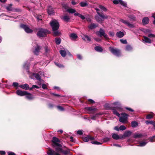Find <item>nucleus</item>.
Segmentation results:
<instances>
[{
	"label": "nucleus",
	"mask_w": 155,
	"mask_h": 155,
	"mask_svg": "<svg viewBox=\"0 0 155 155\" xmlns=\"http://www.w3.org/2000/svg\"><path fill=\"white\" fill-rule=\"evenodd\" d=\"M50 24L53 31L54 35L55 36L58 35L60 34V32L58 31L59 24L58 21L56 20H53L50 22Z\"/></svg>",
	"instance_id": "nucleus-1"
},
{
	"label": "nucleus",
	"mask_w": 155,
	"mask_h": 155,
	"mask_svg": "<svg viewBox=\"0 0 155 155\" xmlns=\"http://www.w3.org/2000/svg\"><path fill=\"white\" fill-rule=\"evenodd\" d=\"M113 104L116 106L114 108L112 109L113 113L118 117H120V114L117 112V111L120 112H121L123 111V109L121 104L118 101L114 102Z\"/></svg>",
	"instance_id": "nucleus-2"
},
{
	"label": "nucleus",
	"mask_w": 155,
	"mask_h": 155,
	"mask_svg": "<svg viewBox=\"0 0 155 155\" xmlns=\"http://www.w3.org/2000/svg\"><path fill=\"white\" fill-rule=\"evenodd\" d=\"M48 32V31L46 29L43 28L39 29L37 32V35L40 37H45Z\"/></svg>",
	"instance_id": "nucleus-3"
},
{
	"label": "nucleus",
	"mask_w": 155,
	"mask_h": 155,
	"mask_svg": "<svg viewBox=\"0 0 155 155\" xmlns=\"http://www.w3.org/2000/svg\"><path fill=\"white\" fill-rule=\"evenodd\" d=\"M96 34L100 37L103 36L106 39H108V38L107 35L105 33L104 30L101 28L99 31L96 32Z\"/></svg>",
	"instance_id": "nucleus-4"
},
{
	"label": "nucleus",
	"mask_w": 155,
	"mask_h": 155,
	"mask_svg": "<svg viewBox=\"0 0 155 155\" xmlns=\"http://www.w3.org/2000/svg\"><path fill=\"white\" fill-rule=\"evenodd\" d=\"M109 49L111 52L116 56L119 57L120 55V51L119 49L116 48H114L111 47H110Z\"/></svg>",
	"instance_id": "nucleus-5"
},
{
	"label": "nucleus",
	"mask_w": 155,
	"mask_h": 155,
	"mask_svg": "<svg viewBox=\"0 0 155 155\" xmlns=\"http://www.w3.org/2000/svg\"><path fill=\"white\" fill-rule=\"evenodd\" d=\"M35 44V45H34L33 43V47L35 48V49L33 50V52L35 54L37 55L40 51L41 47L37 44Z\"/></svg>",
	"instance_id": "nucleus-6"
},
{
	"label": "nucleus",
	"mask_w": 155,
	"mask_h": 155,
	"mask_svg": "<svg viewBox=\"0 0 155 155\" xmlns=\"http://www.w3.org/2000/svg\"><path fill=\"white\" fill-rule=\"evenodd\" d=\"M121 116L120 117L119 121L120 122L124 123L127 120L128 115L125 113H122Z\"/></svg>",
	"instance_id": "nucleus-7"
},
{
	"label": "nucleus",
	"mask_w": 155,
	"mask_h": 155,
	"mask_svg": "<svg viewBox=\"0 0 155 155\" xmlns=\"http://www.w3.org/2000/svg\"><path fill=\"white\" fill-rule=\"evenodd\" d=\"M120 21L130 28H135V26L134 24L130 23L127 20L121 19L120 20Z\"/></svg>",
	"instance_id": "nucleus-8"
},
{
	"label": "nucleus",
	"mask_w": 155,
	"mask_h": 155,
	"mask_svg": "<svg viewBox=\"0 0 155 155\" xmlns=\"http://www.w3.org/2000/svg\"><path fill=\"white\" fill-rule=\"evenodd\" d=\"M21 28H23L25 31L27 33H31L32 32V30L30 28L28 27L25 25H20Z\"/></svg>",
	"instance_id": "nucleus-9"
},
{
	"label": "nucleus",
	"mask_w": 155,
	"mask_h": 155,
	"mask_svg": "<svg viewBox=\"0 0 155 155\" xmlns=\"http://www.w3.org/2000/svg\"><path fill=\"white\" fill-rule=\"evenodd\" d=\"M52 141L55 145L59 147H61V145L58 143L60 142V140L57 138L53 137L52 138Z\"/></svg>",
	"instance_id": "nucleus-10"
},
{
	"label": "nucleus",
	"mask_w": 155,
	"mask_h": 155,
	"mask_svg": "<svg viewBox=\"0 0 155 155\" xmlns=\"http://www.w3.org/2000/svg\"><path fill=\"white\" fill-rule=\"evenodd\" d=\"M12 4H9L6 7V9L8 11H11L15 12H18L20 11V10L18 9H14L12 7Z\"/></svg>",
	"instance_id": "nucleus-11"
},
{
	"label": "nucleus",
	"mask_w": 155,
	"mask_h": 155,
	"mask_svg": "<svg viewBox=\"0 0 155 155\" xmlns=\"http://www.w3.org/2000/svg\"><path fill=\"white\" fill-rule=\"evenodd\" d=\"M95 138L91 136L90 135H88L86 137H83V140L85 142H87L90 140H94Z\"/></svg>",
	"instance_id": "nucleus-12"
},
{
	"label": "nucleus",
	"mask_w": 155,
	"mask_h": 155,
	"mask_svg": "<svg viewBox=\"0 0 155 155\" xmlns=\"http://www.w3.org/2000/svg\"><path fill=\"white\" fill-rule=\"evenodd\" d=\"M147 136V135L138 133H135L133 136L134 138H140L144 137Z\"/></svg>",
	"instance_id": "nucleus-13"
},
{
	"label": "nucleus",
	"mask_w": 155,
	"mask_h": 155,
	"mask_svg": "<svg viewBox=\"0 0 155 155\" xmlns=\"http://www.w3.org/2000/svg\"><path fill=\"white\" fill-rule=\"evenodd\" d=\"M113 3L115 4H117L119 3L124 7L127 6V4L126 2L121 0H114L113 1Z\"/></svg>",
	"instance_id": "nucleus-14"
},
{
	"label": "nucleus",
	"mask_w": 155,
	"mask_h": 155,
	"mask_svg": "<svg viewBox=\"0 0 155 155\" xmlns=\"http://www.w3.org/2000/svg\"><path fill=\"white\" fill-rule=\"evenodd\" d=\"M95 10L96 11L97 14L99 15H100L103 18L107 19L108 18V16L107 15H104L102 13H100L99 12V9L97 8H95Z\"/></svg>",
	"instance_id": "nucleus-15"
},
{
	"label": "nucleus",
	"mask_w": 155,
	"mask_h": 155,
	"mask_svg": "<svg viewBox=\"0 0 155 155\" xmlns=\"http://www.w3.org/2000/svg\"><path fill=\"white\" fill-rule=\"evenodd\" d=\"M48 155H60L58 153L55 152L52 150L50 149L47 152Z\"/></svg>",
	"instance_id": "nucleus-16"
},
{
	"label": "nucleus",
	"mask_w": 155,
	"mask_h": 155,
	"mask_svg": "<svg viewBox=\"0 0 155 155\" xmlns=\"http://www.w3.org/2000/svg\"><path fill=\"white\" fill-rule=\"evenodd\" d=\"M16 93L17 94L20 96H23L26 95L28 92L26 91H22L20 90H17Z\"/></svg>",
	"instance_id": "nucleus-17"
},
{
	"label": "nucleus",
	"mask_w": 155,
	"mask_h": 155,
	"mask_svg": "<svg viewBox=\"0 0 155 155\" xmlns=\"http://www.w3.org/2000/svg\"><path fill=\"white\" fill-rule=\"evenodd\" d=\"M148 143L147 140H145L143 141L139 142V144L137 146L138 147H143L145 146Z\"/></svg>",
	"instance_id": "nucleus-18"
},
{
	"label": "nucleus",
	"mask_w": 155,
	"mask_h": 155,
	"mask_svg": "<svg viewBox=\"0 0 155 155\" xmlns=\"http://www.w3.org/2000/svg\"><path fill=\"white\" fill-rule=\"evenodd\" d=\"M95 19L98 22L101 23L104 21V19L105 18H103L101 17L100 15H96L95 16ZM106 19V18H105Z\"/></svg>",
	"instance_id": "nucleus-19"
},
{
	"label": "nucleus",
	"mask_w": 155,
	"mask_h": 155,
	"mask_svg": "<svg viewBox=\"0 0 155 155\" xmlns=\"http://www.w3.org/2000/svg\"><path fill=\"white\" fill-rule=\"evenodd\" d=\"M47 11L48 14L50 15H52L54 13V11L53 8L51 6L48 7Z\"/></svg>",
	"instance_id": "nucleus-20"
},
{
	"label": "nucleus",
	"mask_w": 155,
	"mask_h": 155,
	"mask_svg": "<svg viewBox=\"0 0 155 155\" xmlns=\"http://www.w3.org/2000/svg\"><path fill=\"white\" fill-rule=\"evenodd\" d=\"M98 26V25L94 23H91L88 26V28L90 29H92Z\"/></svg>",
	"instance_id": "nucleus-21"
},
{
	"label": "nucleus",
	"mask_w": 155,
	"mask_h": 155,
	"mask_svg": "<svg viewBox=\"0 0 155 155\" xmlns=\"http://www.w3.org/2000/svg\"><path fill=\"white\" fill-rule=\"evenodd\" d=\"M19 87L25 90H28L29 89V86L27 84L20 85L19 86Z\"/></svg>",
	"instance_id": "nucleus-22"
},
{
	"label": "nucleus",
	"mask_w": 155,
	"mask_h": 155,
	"mask_svg": "<svg viewBox=\"0 0 155 155\" xmlns=\"http://www.w3.org/2000/svg\"><path fill=\"white\" fill-rule=\"evenodd\" d=\"M124 35V33L121 31L117 32L116 34V36L119 38L122 37Z\"/></svg>",
	"instance_id": "nucleus-23"
},
{
	"label": "nucleus",
	"mask_w": 155,
	"mask_h": 155,
	"mask_svg": "<svg viewBox=\"0 0 155 155\" xmlns=\"http://www.w3.org/2000/svg\"><path fill=\"white\" fill-rule=\"evenodd\" d=\"M61 18L64 21L66 22L69 21L70 19L69 16L67 15H65Z\"/></svg>",
	"instance_id": "nucleus-24"
},
{
	"label": "nucleus",
	"mask_w": 155,
	"mask_h": 155,
	"mask_svg": "<svg viewBox=\"0 0 155 155\" xmlns=\"http://www.w3.org/2000/svg\"><path fill=\"white\" fill-rule=\"evenodd\" d=\"M149 21V19L147 17H144L142 20V22L143 24L146 25L147 24Z\"/></svg>",
	"instance_id": "nucleus-25"
},
{
	"label": "nucleus",
	"mask_w": 155,
	"mask_h": 155,
	"mask_svg": "<svg viewBox=\"0 0 155 155\" xmlns=\"http://www.w3.org/2000/svg\"><path fill=\"white\" fill-rule=\"evenodd\" d=\"M66 11L68 12V13L71 14L74 13L76 12V11L75 9L71 8H69L67 9Z\"/></svg>",
	"instance_id": "nucleus-26"
},
{
	"label": "nucleus",
	"mask_w": 155,
	"mask_h": 155,
	"mask_svg": "<svg viewBox=\"0 0 155 155\" xmlns=\"http://www.w3.org/2000/svg\"><path fill=\"white\" fill-rule=\"evenodd\" d=\"M132 132L130 131L125 132L124 134L123 137H127L130 136Z\"/></svg>",
	"instance_id": "nucleus-27"
},
{
	"label": "nucleus",
	"mask_w": 155,
	"mask_h": 155,
	"mask_svg": "<svg viewBox=\"0 0 155 155\" xmlns=\"http://www.w3.org/2000/svg\"><path fill=\"white\" fill-rule=\"evenodd\" d=\"M25 97L28 100H31L33 99L34 97H32V95L30 93L28 92L26 95H25Z\"/></svg>",
	"instance_id": "nucleus-28"
},
{
	"label": "nucleus",
	"mask_w": 155,
	"mask_h": 155,
	"mask_svg": "<svg viewBox=\"0 0 155 155\" xmlns=\"http://www.w3.org/2000/svg\"><path fill=\"white\" fill-rule=\"evenodd\" d=\"M85 109L90 112H93L96 110L95 108L94 107H86L85 108Z\"/></svg>",
	"instance_id": "nucleus-29"
},
{
	"label": "nucleus",
	"mask_w": 155,
	"mask_h": 155,
	"mask_svg": "<svg viewBox=\"0 0 155 155\" xmlns=\"http://www.w3.org/2000/svg\"><path fill=\"white\" fill-rule=\"evenodd\" d=\"M33 76L35 77L39 81H41V77L39 74H33Z\"/></svg>",
	"instance_id": "nucleus-30"
},
{
	"label": "nucleus",
	"mask_w": 155,
	"mask_h": 155,
	"mask_svg": "<svg viewBox=\"0 0 155 155\" xmlns=\"http://www.w3.org/2000/svg\"><path fill=\"white\" fill-rule=\"evenodd\" d=\"M143 37L144 38L143 41H144L146 43H151V40L149 38L146 36H144Z\"/></svg>",
	"instance_id": "nucleus-31"
},
{
	"label": "nucleus",
	"mask_w": 155,
	"mask_h": 155,
	"mask_svg": "<svg viewBox=\"0 0 155 155\" xmlns=\"http://www.w3.org/2000/svg\"><path fill=\"white\" fill-rule=\"evenodd\" d=\"M112 137L115 140H118L120 138L118 135L114 133L112 134Z\"/></svg>",
	"instance_id": "nucleus-32"
},
{
	"label": "nucleus",
	"mask_w": 155,
	"mask_h": 155,
	"mask_svg": "<svg viewBox=\"0 0 155 155\" xmlns=\"http://www.w3.org/2000/svg\"><path fill=\"white\" fill-rule=\"evenodd\" d=\"M60 53L63 57H65L66 55V52L64 50H61L60 51Z\"/></svg>",
	"instance_id": "nucleus-33"
},
{
	"label": "nucleus",
	"mask_w": 155,
	"mask_h": 155,
	"mask_svg": "<svg viewBox=\"0 0 155 155\" xmlns=\"http://www.w3.org/2000/svg\"><path fill=\"white\" fill-rule=\"evenodd\" d=\"M95 50L98 52H101L103 51V49L100 46H96L94 48Z\"/></svg>",
	"instance_id": "nucleus-34"
},
{
	"label": "nucleus",
	"mask_w": 155,
	"mask_h": 155,
	"mask_svg": "<svg viewBox=\"0 0 155 155\" xmlns=\"http://www.w3.org/2000/svg\"><path fill=\"white\" fill-rule=\"evenodd\" d=\"M131 124L133 127H135L138 126V123L136 121H133L131 122Z\"/></svg>",
	"instance_id": "nucleus-35"
},
{
	"label": "nucleus",
	"mask_w": 155,
	"mask_h": 155,
	"mask_svg": "<svg viewBox=\"0 0 155 155\" xmlns=\"http://www.w3.org/2000/svg\"><path fill=\"white\" fill-rule=\"evenodd\" d=\"M80 6L82 7H84L88 5V4L86 2H81L80 3Z\"/></svg>",
	"instance_id": "nucleus-36"
},
{
	"label": "nucleus",
	"mask_w": 155,
	"mask_h": 155,
	"mask_svg": "<svg viewBox=\"0 0 155 155\" xmlns=\"http://www.w3.org/2000/svg\"><path fill=\"white\" fill-rule=\"evenodd\" d=\"M55 41L57 45L60 44L61 42V39L59 38H56L55 39Z\"/></svg>",
	"instance_id": "nucleus-37"
},
{
	"label": "nucleus",
	"mask_w": 155,
	"mask_h": 155,
	"mask_svg": "<svg viewBox=\"0 0 155 155\" xmlns=\"http://www.w3.org/2000/svg\"><path fill=\"white\" fill-rule=\"evenodd\" d=\"M83 40H86L88 41H91V39L88 36L85 35L84 36V37L83 38Z\"/></svg>",
	"instance_id": "nucleus-38"
},
{
	"label": "nucleus",
	"mask_w": 155,
	"mask_h": 155,
	"mask_svg": "<svg viewBox=\"0 0 155 155\" xmlns=\"http://www.w3.org/2000/svg\"><path fill=\"white\" fill-rule=\"evenodd\" d=\"M70 36L73 39H75L77 37V35L74 33H72L71 34Z\"/></svg>",
	"instance_id": "nucleus-39"
},
{
	"label": "nucleus",
	"mask_w": 155,
	"mask_h": 155,
	"mask_svg": "<svg viewBox=\"0 0 155 155\" xmlns=\"http://www.w3.org/2000/svg\"><path fill=\"white\" fill-rule=\"evenodd\" d=\"M128 17L129 18L130 21H135L136 20V18L133 15H130L128 16Z\"/></svg>",
	"instance_id": "nucleus-40"
},
{
	"label": "nucleus",
	"mask_w": 155,
	"mask_h": 155,
	"mask_svg": "<svg viewBox=\"0 0 155 155\" xmlns=\"http://www.w3.org/2000/svg\"><path fill=\"white\" fill-rule=\"evenodd\" d=\"M99 8L103 11L106 12L107 11V9L105 7L102 5H100Z\"/></svg>",
	"instance_id": "nucleus-41"
},
{
	"label": "nucleus",
	"mask_w": 155,
	"mask_h": 155,
	"mask_svg": "<svg viewBox=\"0 0 155 155\" xmlns=\"http://www.w3.org/2000/svg\"><path fill=\"white\" fill-rule=\"evenodd\" d=\"M154 114L153 113H152L151 114L147 115L146 116V118L147 119H150L152 118Z\"/></svg>",
	"instance_id": "nucleus-42"
},
{
	"label": "nucleus",
	"mask_w": 155,
	"mask_h": 155,
	"mask_svg": "<svg viewBox=\"0 0 155 155\" xmlns=\"http://www.w3.org/2000/svg\"><path fill=\"white\" fill-rule=\"evenodd\" d=\"M100 114H96L95 115L92 116L91 117V119L93 120H95L98 117V115Z\"/></svg>",
	"instance_id": "nucleus-43"
},
{
	"label": "nucleus",
	"mask_w": 155,
	"mask_h": 155,
	"mask_svg": "<svg viewBox=\"0 0 155 155\" xmlns=\"http://www.w3.org/2000/svg\"><path fill=\"white\" fill-rule=\"evenodd\" d=\"M91 143L94 144L100 145L102 144V143L100 142L97 141H93L91 142Z\"/></svg>",
	"instance_id": "nucleus-44"
},
{
	"label": "nucleus",
	"mask_w": 155,
	"mask_h": 155,
	"mask_svg": "<svg viewBox=\"0 0 155 155\" xmlns=\"http://www.w3.org/2000/svg\"><path fill=\"white\" fill-rule=\"evenodd\" d=\"M132 47L129 45H127L126 47V50L127 51H130L132 50Z\"/></svg>",
	"instance_id": "nucleus-45"
},
{
	"label": "nucleus",
	"mask_w": 155,
	"mask_h": 155,
	"mask_svg": "<svg viewBox=\"0 0 155 155\" xmlns=\"http://www.w3.org/2000/svg\"><path fill=\"white\" fill-rule=\"evenodd\" d=\"M36 18L38 21L41 20L42 18V16L40 15H37Z\"/></svg>",
	"instance_id": "nucleus-46"
},
{
	"label": "nucleus",
	"mask_w": 155,
	"mask_h": 155,
	"mask_svg": "<svg viewBox=\"0 0 155 155\" xmlns=\"http://www.w3.org/2000/svg\"><path fill=\"white\" fill-rule=\"evenodd\" d=\"M146 124H153L154 125V124H155V123L154 122L152 121H146Z\"/></svg>",
	"instance_id": "nucleus-47"
},
{
	"label": "nucleus",
	"mask_w": 155,
	"mask_h": 155,
	"mask_svg": "<svg viewBox=\"0 0 155 155\" xmlns=\"http://www.w3.org/2000/svg\"><path fill=\"white\" fill-rule=\"evenodd\" d=\"M62 150L61 147H57L55 148V150L57 152H61Z\"/></svg>",
	"instance_id": "nucleus-48"
},
{
	"label": "nucleus",
	"mask_w": 155,
	"mask_h": 155,
	"mask_svg": "<svg viewBox=\"0 0 155 155\" xmlns=\"http://www.w3.org/2000/svg\"><path fill=\"white\" fill-rule=\"evenodd\" d=\"M109 140V138L108 137H105L102 139L103 143L106 142Z\"/></svg>",
	"instance_id": "nucleus-49"
},
{
	"label": "nucleus",
	"mask_w": 155,
	"mask_h": 155,
	"mask_svg": "<svg viewBox=\"0 0 155 155\" xmlns=\"http://www.w3.org/2000/svg\"><path fill=\"white\" fill-rule=\"evenodd\" d=\"M126 129V127L125 126L123 125H122L119 127V130H125Z\"/></svg>",
	"instance_id": "nucleus-50"
},
{
	"label": "nucleus",
	"mask_w": 155,
	"mask_h": 155,
	"mask_svg": "<svg viewBox=\"0 0 155 155\" xmlns=\"http://www.w3.org/2000/svg\"><path fill=\"white\" fill-rule=\"evenodd\" d=\"M148 139V140H149L151 142H154V140H155L153 136H152L151 137H149Z\"/></svg>",
	"instance_id": "nucleus-51"
},
{
	"label": "nucleus",
	"mask_w": 155,
	"mask_h": 155,
	"mask_svg": "<svg viewBox=\"0 0 155 155\" xmlns=\"http://www.w3.org/2000/svg\"><path fill=\"white\" fill-rule=\"evenodd\" d=\"M69 151L68 150H62L61 153H62L64 155H66L68 153Z\"/></svg>",
	"instance_id": "nucleus-52"
},
{
	"label": "nucleus",
	"mask_w": 155,
	"mask_h": 155,
	"mask_svg": "<svg viewBox=\"0 0 155 155\" xmlns=\"http://www.w3.org/2000/svg\"><path fill=\"white\" fill-rule=\"evenodd\" d=\"M55 64L56 66L60 68L64 67V66L63 65L61 64L55 62Z\"/></svg>",
	"instance_id": "nucleus-53"
},
{
	"label": "nucleus",
	"mask_w": 155,
	"mask_h": 155,
	"mask_svg": "<svg viewBox=\"0 0 155 155\" xmlns=\"http://www.w3.org/2000/svg\"><path fill=\"white\" fill-rule=\"evenodd\" d=\"M57 107L58 110L60 111H62L64 110V108L61 106H57Z\"/></svg>",
	"instance_id": "nucleus-54"
},
{
	"label": "nucleus",
	"mask_w": 155,
	"mask_h": 155,
	"mask_svg": "<svg viewBox=\"0 0 155 155\" xmlns=\"http://www.w3.org/2000/svg\"><path fill=\"white\" fill-rule=\"evenodd\" d=\"M143 32L146 34H147L151 32V31L148 29H145L144 30Z\"/></svg>",
	"instance_id": "nucleus-55"
},
{
	"label": "nucleus",
	"mask_w": 155,
	"mask_h": 155,
	"mask_svg": "<svg viewBox=\"0 0 155 155\" xmlns=\"http://www.w3.org/2000/svg\"><path fill=\"white\" fill-rule=\"evenodd\" d=\"M120 41L123 44H126L127 43V41L126 40H123L121 39L120 40Z\"/></svg>",
	"instance_id": "nucleus-56"
},
{
	"label": "nucleus",
	"mask_w": 155,
	"mask_h": 155,
	"mask_svg": "<svg viewBox=\"0 0 155 155\" xmlns=\"http://www.w3.org/2000/svg\"><path fill=\"white\" fill-rule=\"evenodd\" d=\"M148 37L150 38L154 37H155V35L152 34H149L148 35Z\"/></svg>",
	"instance_id": "nucleus-57"
},
{
	"label": "nucleus",
	"mask_w": 155,
	"mask_h": 155,
	"mask_svg": "<svg viewBox=\"0 0 155 155\" xmlns=\"http://www.w3.org/2000/svg\"><path fill=\"white\" fill-rule=\"evenodd\" d=\"M114 32L112 31H110L109 32V34L110 35L111 37H113L114 35Z\"/></svg>",
	"instance_id": "nucleus-58"
},
{
	"label": "nucleus",
	"mask_w": 155,
	"mask_h": 155,
	"mask_svg": "<svg viewBox=\"0 0 155 155\" xmlns=\"http://www.w3.org/2000/svg\"><path fill=\"white\" fill-rule=\"evenodd\" d=\"M18 84L17 82H13L12 84V86L14 87L18 86Z\"/></svg>",
	"instance_id": "nucleus-59"
},
{
	"label": "nucleus",
	"mask_w": 155,
	"mask_h": 155,
	"mask_svg": "<svg viewBox=\"0 0 155 155\" xmlns=\"http://www.w3.org/2000/svg\"><path fill=\"white\" fill-rule=\"evenodd\" d=\"M79 17H80L82 19L84 20L85 19V17L83 15L80 14Z\"/></svg>",
	"instance_id": "nucleus-60"
},
{
	"label": "nucleus",
	"mask_w": 155,
	"mask_h": 155,
	"mask_svg": "<svg viewBox=\"0 0 155 155\" xmlns=\"http://www.w3.org/2000/svg\"><path fill=\"white\" fill-rule=\"evenodd\" d=\"M28 64H24L23 67L24 68L26 69L27 71L28 70Z\"/></svg>",
	"instance_id": "nucleus-61"
},
{
	"label": "nucleus",
	"mask_w": 155,
	"mask_h": 155,
	"mask_svg": "<svg viewBox=\"0 0 155 155\" xmlns=\"http://www.w3.org/2000/svg\"><path fill=\"white\" fill-rule=\"evenodd\" d=\"M77 133L79 135H82L83 134L82 131L81 130L78 131L77 132Z\"/></svg>",
	"instance_id": "nucleus-62"
},
{
	"label": "nucleus",
	"mask_w": 155,
	"mask_h": 155,
	"mask_svg": "<svg viewBox=\"0 0 155 155\" xmlns=\"http://www.w3.org/2000/svg\"><path fill=\"white\" fill-rule=\"evenodd\" d=\"M42 88L44 89H46L47 88V86L45 84H42Z\"/></svg>",
	"instance_id": "nucleus-63"
},
{
	"label": "nucleus",
	"mask_w": 155,
	"mask_h": 155,
	"mask_svg": "<svg viewBox=\"0 0 155 155\" xmlns=\"http://www.w3.org/2000/svg\"><path fill=\"white\" fill-rule=\"evenodd\" d=\"M63 7L65 9H68V6L67 5H63Z\"/></svg>",
	"instance_id": "nucleus-64"
}]
</instances>
